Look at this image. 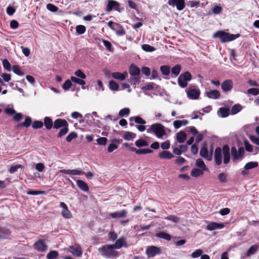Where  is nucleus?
I'll return each mask as SVG.
<instances>
[{
	"label": "nucleus",
	"instance_id": "c85d7f7f",
	"mask_svg": "<svg viewBox=\"0 0 259 259\" xmlns=\"http://www.w3.org/2000/svg\"><path fill=\"white\" fill-rule=\"evenodd\" d=\"M188 123V121L187 120H176L173 122V125L176 129L179 128L182 126H185Z\"/></svg>",
	"mask_w": 259,
	"mask_h": 259
},
{
	"label": "nucleus",
	"instance_id": "2eb2a0df",
	"mask_svg": "<svg viewBox=\"0 0 259 259\" xmlns=\"http://www.w3.org/2000/svg\"><path fill=\"white\" fill-rule=\"evenodd\" d=\"M233 87V83L231 80L228 79L223 81L222 83V89L224 92H228L232 90Z\"/></svg>",
	"mask_w": 259,
	"mask_h": 259
},
{
	"label": "nucleus",
	"instance_id": "393cba45",
	"mask_svg": "<svg viewBox=\"0 0 259 259\" xmlns=\"http://www.w3.org/2000/svg\"><path fill=\"white\" fill-rule=\"evenodd\" d=\"M155 236L158 238L163 239L167 241H170L171 239V236L164 232H158L155 234Z\"/></svg>",
	"mask_w": 259,
	"mask_h": 259
},
{
	"label": "nucleus",
	"instance_id": "6ab92c4d",
	"mask_svg": "<svg viewBox=\"0 0 259 259\" xmlns=\"http://www.w3.org/2000/svg\"><path fill=\"white\" fill-rule=\"evenodd\" d=\"M130 150L133 152H135L136 154L138 155L151 153L153 152V151L150 149L148 148L137 149L134 147H130Z\"/></svg>",
	"mask_w": 259,
	"mask_h": 259
},
{
	"label": "nucleus",
	"instance_id": "412c9836",
	"mask_svg": "<svg viewBox=\"0 0 259 259\" xmlns=\"http://www.w3.org/2000/svg\"><path fill=\"white\" fill-rule=\"evenodd\" d=\"M158 156L160 158L162 159H170L174 157L171 153L167 150L160 152L158 154Z\"/></svg>",
	"mask_w": 259,
	"mask_h": 259
},
{
	"label": "nucleus",
	"instance_id": "6e6d98bb",
	"mask_svg": "<svg viewBox=\"0 0 259 259\" xmlns=\"http://www.w3.org/2000/svg\"><path fill=\"white\" fill-rule=\"evenodd\" d=\"M13 72L18 75L22 76L23 72L20 70V67L18 65H13L12 67Z\"/></svg>",
	"mask_w": 259,
	"mask_h": 259
},
{
	"label": "nucleus",
	"instance_id": "473e14b6",
	"mask_svg": "<svg viewBox=\"0 0 259 259\" xmlns=\"http://www.w3.org/2000/svg\"><path fill=\"white\" fill-rule=\"evenodd\" d=\"M125 243V239L123 238H120L117 239L115 244H112L115 249H119L123 246Z\"/></svg>",
	"mask_w": 259,
	"mask_h": 259
},
{
	"label": "nucleus",
	"instance_id": "e433bc0d",
	"mask_svg": "<svg viewBox=\"0 0 259 259\" xmlns=\"http://www.w3.org/2000/svg\"><path fill=\"white\" fill-rule=\"evenodd\" d=\"M140 75H131L128 82L131 84H136L140 82Z\"/></svg>",
	"mask_w": 259,
	"mask_h": 259
},
{
	"label": "nucleus",
	"instance_id": "ddd939ff",
	"mask_svg": "<svg viewBox=\"0 0 259 259\" xmlns=\"http://www.w3.org/2000/svg\"><path fill=\"white\" fill-rule=\"evenodd\" d=\"M60 206L62 208L61 214L62 217L66 219H70L72 217L70 211L68 209L67 205L63 202L60 203Z\"/></svg>",
	"mask_w": 259,
	"mask_h": 259
},
{
	"label": "nucleus",
	"instance_id": "680f3d73",
	"mask_svg": "<svg viewBox=\"0 0 259 259\" xmlns=\"http://www.w3.org/2000/svg\"><path fill=\"white\" fill-rule=\"evenodd\" d=\"M77 134L75 132H71L66 137V141L70 142L73 139L77 138Z\"/></svg>",
	"mask_w": 259,
	"mask_h": 259
},
{
	"label": "nucleus",
	"instance_id": "49530a36",
	"mask_svg": "<svg viewBox=\"0 0 259 259\" xmlns=\"http://www.w3.org/2000/svg\"><path fill=\"white\" fill-rule=\"evenodd\" d=\"M142 49L147 52H152L155 50V48L148 44H144L142 46Z\"/></svg>",
	"mask_w": 259,
	"mask_h": 259
},
{
	"label": "nucleus",
	"instance_id": "0e129e2a",
	"mask_svg": "<svg viewBox=\"0 0 259 259\" xmlns=\"http://www.w3.org/2000/svg\"><path fill=\"white\" fill-rule=\"evenodd\" d=\"M68 132V126H64L61 128L58 135V137H61L62 136L66 135Z\"/></svg>",
	"mask_w": 259,
	"mask_h": 259
},
{
	"label": "nucleus",
	"instance_id": "f8f14e48",
	"mask_svg": "<svg viewBox=\"0 0 259 259\" xmlns=\"http://www.w3.org/2000/svg\"><path fill=\"white\" fill-rule=\"evenodd\" d=\"M34 248L39 252H45L48 249V245L45 243V240L40 239L33 244Z\"/></svg>",
	"mask_w": 259,
	"mask_h": 259
},
{
	"label": "nucleus",
	"instance_id": "7ed1b4c3",
	"mask_svg": "<svg viewBox=\"0 0 259 259\" xmlns=\"http://www.w3.org/2000/svg\"><path fill=\"white\" fill-rule=\"evenodd\" d=\"M115 248L112 245H103L99 248V250L103 256L108 258L117 257L119 253L117 251L114 250Z\"/></svg>",
	"mask_w": 259,
	"mask_h": 259
},
{
	"label": "nucleus",
	"instance_id": "13d9d810",
	"mask_svg": "<svg viewBox=\"0 0 259 259\" xmlns=\"http://www.w3.org/2000/svg\"><path fill=\"white\" fill-rule=\"evenodd\" d=\"M110 89L112 91H117L119 88L118 84L113 80L109 81Z\"/></svg>",
	"mask_w": 259,
	"mask_h": 259
},
{
	"label": "nucleus",
	"instance_id": "dca6fc26",
	"mask_svg": "<svg viewBox=\"0 0 259 259\" xmlns=\"http://www.w3.org/2000/svg\"><path fill=\"white\" fill-rule=\"evenodd\" d=\"M64 126H68V124L65 119L59 118L54 121L53 125L54 128L58 129Z\"/></svg>",
	"mask_w": 259,
	"mask_h": 259
},
{
	"label": "nucleus",
	"instance_id": "c03bdc74",
	"mask_svg": "<svg viewBox=\"0 0 259 259\" xmlns=\"http://www.w3.org/2000/svg\"><path fill=\"white\" fill-rule=\"evenodd\" d=\"M136 136V134L130 132H126L123 135V138L124 140H130L131 139H134Z\"/></svg>",
	"mask_w": 259,
	"mask_h": 259
},
{
	"label": "nucleus",
	"instance_id": "a211bd4d",
	"mask_svg": "<svg viewBox=\"0 0 259 259\" xmlns=\"http://www.w3.org/2000/svg\"><path fill=\"white\" fill-rule=\"evenodd\" d=\"M200 155L201 157L205 158L206 159L210 161L212 159V153L208 154V151L205 146H203L200 151Z\"/></svg>",
	"mask_w": 259,
	"mask_h": 259
},
{
	"label": "nucleus",
	"instance_id": "bf43d9fd",
	"mask_svg": "<svg viewBox=\"0 0 259 259\" xmlns=\"http://www.w3.org/2000/svg\"><path fill=\"white\" fill-rule=\"evenodd\" d=\"M71 81V79H67L66 80L62 85L63 90L65 91H68L72 85Z\"/></svg>",
	"mask_w": 259,
	"mask_h": 259
},
{
	"label": "nucleus",
	"instance_id": "774afa93",
	"mask_svg": "<svg viewBox=\"0 0 259 259\" xmlns=\"http://www.w3.org/2000/svg\"><path fill=\"white\" fill-rule=\"evenodd\" d=\"M247 93L248 94L256 96L259 94V90L256 88H251L247 90Z\"/></svg>",
	"mask_w": 259,
	"mask_h": 259
},
{
	"label": "nucleus",
	"instance_id": "2f4dec72",
	"mask_svg": "<svg viewBox=\"0 0 259 259\" xmlns=\"http://www.w3.org/2000/svg\"><path fill=\"white\" fill-rule=\"evenodd\" d=\"M218 114L220 117H226L229 115V110L225 108H221L218 111Z\"/></svg>",
	"mask_w": 259,
	"mask_h": 259
},
{
	"label": "nucleus",
	"instance_id": "5fc2aeb1",
	"mask_svg": "<svg viewBox=\"0 0 259 259\" xmlns=\"http://www.w3.org/2000/svg\"><path fill=\"white\" fill-rule=\"evenodd\" d=\"M84 174V172L81 169H71L70 176L73 177L76 175H82Z\"/></svg>",
	"mask_w": 259,
	"mask_h": 259
},
{
	"label": "nucleus",
	"instance_id": "6e6552de",
	"mask_svg": "<svg viewBox=\"0 0 259 259\" xmlns=\"http://www.w3.org/2000/svg\"><path fill=\"white\" fill-rule=\"evenodd\" d=\"M167 4L172 7H176L178 11H182L185 7V0H168Z\"/></svg>",
	"mask_w": 259,
	"mask_h": 259
},
{
	"label": "nucleus",
	"instance_id": "e2e57ef3",
	"mask_svg": "<svg viewBox=\"0 0 259 259\" xmlns=\"http://www.w3.org/2000/svg\"><path fill=\"white\" fill-rule=\"evenodd\" d=\"M47 9L49 10L50 11L53 12H56L58 11V8L55 6L53 4H48L47 5Z\"/></svg>",
	"mask_w": 259,
	"mask_h": 259
},
{
	"label": "nucleus",
	"instance_id": "f704fd0d",
	"mask_svg": "<svg viewBox=\"0 0 259 259\" xmlns=\"http://www.w3.org/2000/svg\"><path fill=\"white\" fill-rule=\"evenodd\" d=\"M10 234L9 230L6 228H0V239L7 238Z\"/></svg>",
	"mask_w": 259,
	"mask_h": 259
},
{
	"label": "nucleus",
	"instance_id": "4468645a",
	"mask_svg": "<svg viewBox=\"0 0 259 259\" xmlns=\"http://www.w3.org/2000/svg\"><path fill=\"white\" fill-rule=\"evenodd\" d=\"M70 252L74 255L79 257L82 254L81 247L79 245H72L69 247Z\"/></svg>",
	"mask_w": 259,
	"mask_h": 259
},
{
	"label": "nucleus",
	"instance_id": "a18cd8bd",
	"mask_svg": "<svg viewBox=\"0 0 259 259\" xmlns=\"http://www.w3.org/2000/svg\"><path fill=\"white\" fill-rule=\"evenodd\" d=\"M258 166V163L257 162H249L246 163L244 166V169L245 170L255 168Z\"/></svg>",
	"mask_w": 259,
	"mask_h": 259
},
{
	"label": "nucleus",
	"instance_id": "052dcab7",
	"mask_svg": "<svg viewBox=\"0 0 259 259\" xmlns=\"http://www.w3.org/2000/svg\"><path fill=\"white\" fill-rule=\"evenodd\" d=\"M3 65L4 68L8 71H11V65L7 59H4L3 61Z\"/></svg>",
	"mask_w": 259,
	"mask_h": 259
},
{
	"label": "nucleus",
	"instance_id": "4be33fe9",
	"mask_svg": "<svg viewBox=\"0 0 259 259\" xmlns=\"http://www.w3.org/2000/svg\"><path fill=\"white\" fill-rule=\"evenodd\" d=\"M129 73L131 75H140V70L139 67L133 64L130 66Z\"/></svg>",
	"mask_w": 259,
	"mask_h": 259
},
{
	"label": "nucleus",
	"instance_id": "603ef678",
	"mask_svg": "<svg viewBox=\"0 0 259 259\" xmlns=\"http://www.w3.org/2000/svg\"><path fill=\"white\" fill-rule=\"evenodd\" d=\"M222 7L219 5L214 6L212 9V13L215 15L220 14L222 12Z\"/></svg>",
	"mask_w": 259,
	"mask_h": 259
},
{
	"label": "nucleus",
	"instance_id": "aec40b11",
	"mask_svg": "<svg viewBox=\"0 0 259 259\" xmlns=\"http://www.w3.org/2000/svg\"><path fill=\"white\" fill-rule=\"evenodd\" d=\"M205 94L206 95V96L210 99H217L220 97V93L217 90H211L209 92H207L205 93Z\"/></svg>",
	"mask_w": 259,
	"mask_h": 259
},
{
	"label": "nucleus",
	"instance_id": "8fccbe9b",
	"mask_svg": "<svg viewBox=\"0 0 259 259\" xmlns=\"http://www.w3.org/2000/svg\"><path fill=\"white\" fill-rule=\"evenodd\" d=\"M74 75L78 78L84 79L87 78L86 75L80 69L74 72Z\"/></svg>",
	"mask_w": 259,
	"mask_h": 259
},
{
	"label": "nucleus",
	"instance_id": "0eeeda50",
	"mask_svg": "<svg viewBox=\"0 0 259 259\" xmlns=\"http://www.w3.org/2000/svg\"><path fill=\"white\" fill-rule=\"evenodd\" d=\"M107 25L111 29L114 31L118 36H122L125 34V32L123 26L119 24L110 21L108 22Z\"/></svg>",
	"mask_w": 259,
	"mask_h": 259
},
{
	"label": "nucleus",
	"instance_id": "de8ad7c7",
	"mask_svg": "<svg viewBox=\"0 0 259 259\" xmlns=\"http://www.w3.org/2000/svg\"><path fill=\"white\" fill-rule=\"evenodd\" d=\"M242 107L239 104H236L234 105L231 109V113L232 114H235L241 111Z\"/></svg>",
	"mask_w": 259,
	"mask_h": 259
},
{
	"label": "nucleus",
	"instance_id": "1a4fd4ad",
	"mask_svg": "<svg viewBox=\"0 0 259 259\" xmlns=\"http://www.w3.org/2000/svg\"><path fill=\"white\" fill-rule=\"evenodd\" d=\"M146 254L148 257H152L161 253V248L155 246H149L146 249Z\"/></svg>",
	"mask_w": 259,
	"mask_h": 259
},
{
	"label": "nucleus",
	"instance_id": "a878e982",
	"mask_svg": "<svg viewBox=\"0 0 259 259\" xmlns=\"http://www.w3.org/2000/svg\"><path fill=\"white\" fill-rule=\"evenodd\" d=\"M70 79L72 82L81 85L82 89H85L84 85L85 84V82L83 80V79L75 76H71L70 77Z\"/></svg>",
	"mask_w": 259,
	"mask_h": 259
},
{
	"label": "nucleus",
	"instance_id": "338daca9",
	"mask_svg": "<svg viewBox=\"0 0 259 259\" xmlns=\"http://www.w3.org/2000/svg\"><path fill=\"white\" fill-rule=\"evenodd\" d=\"M107 142V139L105 137H100L97 139V142L100 145H105Z\"/></svg>",
	"mask_w": 259,
	"mask_h": 259
},
{
	"label": "nucleus",
	"instance_id": "3c124183",
	"mask_svg": "<svg viewBox=\"0 0 259 259\" xmlns=\"http://www.w3.org/2000/svg\"><path fill=\"white\" fill-rule=\"evenodd\" d=\"M44 125V123L41 121L36 120L34 121L32 124V127L34 129H38L41 128Z\"/></svg>",
	"mask_w": 259,
	"mask_h": 259
},
{
	"label": "nucleus",
	"instance_id": "c9c22d12",
	"mask_svg": "<svg viewBox=\"0 0 259 259\" xmlns=\"http://www.w3.org/2000/svg\"><path fill=\"white\" fill-rule=\"evenodd\" d=\"M231 154L234 161L239 159L241 157L235 147L231 148Z\"/></svg>",
	"mask_w": 259,
	"mask_h": 259
},
{
	"label": "nucleus",
	"instance_id": "58836bf2",
	"mask_svg": "<svg viewBox=\"0 0 259 259\" xmlns=\"http://www.w3.org/2000/svg\"><path fill=\"white\" fill-rule=\"evenodd\" d=\"M160 71L163 75H168L170 74V68L167 65H163L160 67Z\"/></svg>",
	"mask_w": 259,
	"mask_h": 259
},
{
	"label": "nucleus",
	"instance_id": "9d476101",
	"mask_svg": "<svg viewBox=\"0 0 259 259\" xmlns=\"http://www.w3.org/2000/svg\"><path fill=\"white\" fill-rule=\"evenodd\" d=\"M187 95L189 99L196 100L199 98L200 92L198 89H192L189 88L187 90Z\"/></svg>",
	"mask_w": 259,
	"mask_h": 259
},
{
	"label": "nucleus",
	"instance_id": "69168bd1",
	"mask_svg": "<svg viewBox=\"0 0 259 259\" xmlns=\"http://www.w3.org/2000/svg\"><path fill=\"white\" fill-rule=\"evenodd\" d=\"M31 119L30 117H27L24 122L21 123L20 125H22L23 126H25L26 127H29L31 123Z\"/></svg>",
	"mask_w": 259,
	"mask_h": 259
},
{
	"label": "nucleus",
	"instance_id": "7c9ffc66",
	"mask_svg": "<svg viewBox=\"0 0 259 259\" xmlns=\"http://www.w3.org/2000/svg\"><path fill=\"white\" fill-rule=\"evenodd\" d=\"M181 67L180 65H176L171 68V75L172 77H177L180 73Z\"/></svg>",
	"mask_w": 259,
	"mask_h": 259
},
{
	"label": "nucleus",
	"instance_id": "bb28decb",
	"mask_svg": "<svg viewBox=\"0 0 259 259\" xmlns=\"http://www.w3.org/2000/svg\"><path fill=\"white\" fill-rule=\"evenodd\" d=\"M187 135L183 131H180L177 134V140L180 143H183L186 140Z\"/></svg>",
	"mask_w": 259,
	"mask_h": 259
},
{
	"label": "nucleus",
	"instance_id": "39448f33",
	"mask_svg": "<svg viewBox=\"0 0 259 259\" xmlns=\"http://www.w3.org/2000/svg\"><path fill=\"white\" fill-rule=\"evenodd\" d=\"M127 214V211L125 209H122L120 211L110 213L109 216L112 219L119 220L122 225H125L130 221L129 219H125Z\"/></svg>",
	"mask_w": 259,
	"mask_h": 259
},
{
	"label": "nucleus",
	"instance_id": "79ce46f5",
	"mask_svg": "<svg viewBox=\"0 0 259 259\" xmlns=\"http://www.w3.org/2000/svg\"><path fill=\"white\" fill-rule=\"evenodd\" d=\"M130 119V121L134 120L135 122L138 124H145L146 123V121L140 116L132 117Z\"/></svg>",
	"mask_w": 259,
	"mask_h": 259
},
{
	"label": "nucleus",
	"instance_id": "cd10ccee",
	"mask_svg": "<svg viewBox=\"0 0 259 259\" xmlns=\"http://www.w3.org/2000/svg\"><path fill=\"white\" fill-rule=\"evenodd\" d=\"M44 124L48 130H51L54 125L52 119L49 117H45Z\"/></svg>",
	"mask_w": 259,
	"mask_h": 259
},
{
	"label": "nucleus",
	"instance_id": "37998d69",
	"mask_svg": "<svg viewBox=\"0 0 259 259\" xmlns=\"http://www.w3.org/2000/svg\"><path fill=\"white\" fill-rule=\"evenodd\" d=\"M203 172L201 170L199 169L196 168H194L192 169V170H191V176L192 177H196V178L203 175Z\"/></svg>",
	"mask_w": 259,
	"mask_h": 259
},
{
	"label": "nucleus",
	"instance_id": "9b49d317",
	"mask_svg": "<svg viewBox=\"0 0 259 259\" xmlns=\"http://www.w3.org/2000/svg\"><path fill=\"white\" fill-rule=\"evenodd\" d=\"M113 10L120 12V4L116 1L109 0L107 1L106 10L109 12Z\"/></svg>",
	"mask_w": 259,
	"mask_h": 259
},
{
	"label": "nucleus",
	"instance_id": "4c0bfd02",
	"mask_svg": "<svg viewBox=\"0 0 259 259\" xmlns=\"http://www.w3.org/2000/svg\"><path fill=\"white\" fill-rule=\"evenodd\" d=\"M59 256V253L57 251L52 250L50 251L47 255V259H55Z\"/></svg>",
	"mask_w": 259,
	"mask_h": 259
},
{
	"label": "nucleus",
	"instance_id": "f3484780",
	"mask_svg": "<svg viewBox=\"0 0 259 259\" xmlns=\"http://www.w3.org/2000/svg\"><path fill=\"white\" fill-rule=\"evenodd\" d=\"M111 75L114 79L123 81L127 77L128 73L126 71L123 73L113 72L111 74Z\"/></svg>",
	"mask_w": 259,
	"mask_h": 259
},
{
	"label": "nucleus",
	"instance_id": "09e8293b",
	"mask_svg": "<svg viewBox=\"0 0 259 259\" xmlns=\"http://www.w3.org/2000/svg\"><path fill=\"white\" fill-rule=\"evenodd\" d=\"M86 28L82 25H77L76 27V32L78 34H82L85 32Z\"/></svg>",
	"mask_w": 259,
	"mask_h": 259
},
{
	"label": "nucleus",
	"instance_id": "20e7f679",
	"mask_svg": "<svg viewBox=\"0 0 259 259\" xmlns=\"http://www.w3.org/2000/svg\"><path fill=\"white\" fill-rule=\"evenodd\" d=\"M148 133H153L158 138H162L166 135L165 127L160 123H154L151 125L147 130Z\"/></svg>",
	"mask_w": 259,
	"mask_h": 259
},
{
	"label": "nucleus",
	"instance_id": "423d86ee",
	"mask_svg": "<svg viewBox=\"0 0 259 259\" xmlns=\"http://www.w3.org/2000/svg\"><path fill=\"white\" fill-rule=\"evenodd\" d=\"M192 79V75L189 72L186 71L182 73L178 79V83L180 87L182 88H186L188 85V81Z\"/></svg>",
	"mask_w": 259,
	"mask_h": 259
},
{
	"label": "nucleus",
	"instance_id": "f257e3e1",
	"mask_svg": "<svg viewBox=\"0 0 259 259\" xmlns=\"http://www.w3.org/2000/svg\"><path fill=\"white\" fill-rule=\"evenodd\" d=\"M222 153L223 154V162L225 164H228L230 160V148L227 145L215 148L214 154V160L216 165H220L222 162Z\"/></svg>",
	"mask_w": 259,
	"mask_h": 259
},
{
	"label": "nucleus",
	"instance_id": "f03ea898",
	"mask_svg": "<svg viewBox=\"0 0 259 259\" xmlns=\"http://www.w3.org/2000/svg\"><path fill=\"white\" fill-rule=\"evenodd\" d=\"M240 36V34H233L220 30L215 32L213 35V38H219L222 42L233 41Z\"/></svg>",
	"mask_w": 259,
	"mask_h": 259
},
{
	"label": "nucleus",
	"instance_id": "864d4df0",
	"mask_svg": "<svg viewBox=\"0 0 259 259\" xmlns=\"http://www.w3.org/2000/svg\"><path fill=\"white\" fill-rule=\"evenodd\" d=\"M203 253V250L200 249H196L195 251L192 252L191 254V256L192 258H197L199 256H201V254Z\"/></svg>",
	"mask_w": 259,
	"mask_h": 259
},
{
	"label": "nucleus",
	"instance_id": "72a5a7b5",
	"mask_svg": "<svg viewBox=\"0 0 259 259\" xmlns=\"http://www.w3.org/2000/svg\"><path fill=\"white\" fill-rule=\"evenodd\" d=\"M196 165L203 171L208 170L207 167L206 166L204 161L201 159H198L196 160Z\"/></svg>",
	"mask_w": 259,
	"mask_h": 259
},
{
	"label": "nucleus",
	"instance_id": "b1692460",
	"mask_svg": "<svg viewBox=\"0 0 259 259\" xmlns=\"http://www.w3.org/2000/svg\"><path fill=\"white\" fill-rule=\"evenodd\" d=\"M259 249V245L256 244L251 246L246 253L247 256H250L255 254Z\"/></svg>",
	"mask_w": 259,
	"mask_h": 259
},
{
	"label": "nucleus",
	"instance_id": "a19ab883",
	"mask_svg": "<svg viewBox=\"0 0 259 259\" xmlns=\"http://www.w3.org/2000/svg\"><path fill=\"white\" fill-rule=\"evenodd\" d=\"M130 112V109L128 108H124L120 110L118 115L120 117L128 116Z\"/></svg>",
	"mask_w": 259,
	"mask_h": 259
},
{
	"label": "nucleus",
	"instance_id": "4d7b16f0",
	"mask_svg": "<svg viewBox=\"0 0 259 259\" xmlns=\"http://www.w3.org/2000/svg\"><path fill=\"white\" fill-rule=\"evenodd\" d=\"M22 165L20 164H17L15 165H12L10 169H9V171L10 174H13L15 172L18 168H22Z\"/></svg>",
	"mask_w": 259,
	"mask_h": 259
},
{
	"label": "nucleus",
	"instance_id": "5701e85b",
	"mask_svg": "<svg viewBox=\"0 0 259 259\" xmlns=\"http://www.w3.org/2000/svg\"><path fill=\"white\" fill-rule=\"evenodd\" d=\"M76 184L77 187L84 192H88L89 188L87 184L82 180H77Z\"/></svg>",
	"mask_w": 259,
	"mask_h": 259
},
{
	"label": "nucleus",
	"instance_id": "ea45409f",
	"mask_svg": "<svg viewBox=\"0 0 259 259\" xmlns=\"http://www.w3.org/2000/svg\"><path fill=\"white\" fill-rule=\"evenodd\" d=\"M135 145L138 147H142L148 146L149 144L143 139H139L135 142Z\"/></svg>",
	"mask_w": 259,
	"mask_h": 259
},
{
	"label": "nucleus",
	"instance_id": "c756f323",
	"mask_svg": "<svg viewBox=\"0 0 259 259\" xmlns=\"http://www.w3.org/2000/svg\"><path fill=\"white\" fill-rule=\"evenodd\" d=\"M1 77H0V83L2 85H5L4 83V81H5V82H8L11 79V75L9 74H7V73H3V74H1Z\"/></svg>",
	"mask_w": 259,
	"mask_h": 259
}]
</instances>
